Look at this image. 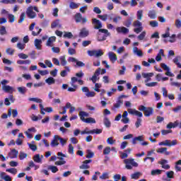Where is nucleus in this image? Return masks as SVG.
<instances>
[{"mask_svg": "<svg viewBox=\"0 0 181 181\" xmlns=\"http://www.w3.org/2000/svg\"><path fill=\"white\" fill-rule=\"evenodd\" d=\"M92 23L95 25L94 28L95 29H99V32L101 33H105L103 36L100 35L98 37V42H104V40H107V37L108 36H111V33L108 32V30L107 29H103V24L101 23V21L100 20H98L97 18H93L92 20Z\"/></svg>", "mask_w": 181, "mask_h": 181, "instance_id": "f257e3e1", "label": "nucleus"}, {"mask_svg": "<svg viewBox=\"0 0 181 181\" xmlns=\"http://www.w3.org/2000/svg\"><path fill=\"white\" fill-rule=\"evenodd\" d=\"M79 117L81 121L86 122V124H95V119L93 117L85 118V117H90V115L85 111L79 112Z\"/></svg>", "mask_w": 181, "mask_h": 181, "instance_id": "f03ea898", "label": "nucleus"}, {"mask_svg": "<svg viewBox=\"0 0 181 181\" xmlns=\"http://www.w3.org/2000/svg\"><path fill=\"white\" fill-rule=\"evenodd\" d=\"M139 111H142L144 114V117H151L153 115V107H145L143 105L139 106Z\"/></svg>", "mask_w": 181, "mask_h": 181, "instance_id": "7ed1b4c3", "label": "nucleus"}, {"mask_svg": "<svg viewBox=\"0 0 181 181\" xmlns=\"http://www.w3.org/2000/svg\"><path fill=\"white\" fill-rule=\"evenodd\" d=\"M124 163H125V168L128 170H132V167L138 168V163L135 162V160L134 158L124 159Z\"/></svg>", "mask_w": 181, "mask_h": 181, "instance_id": "20e7f679", "label": "nucleus"}, {"mask_svg": "<svg viewBox=\"0 0 181 181\" xmlns=\"http://www.w3.org/2000/svg\"><path fill=\"white\" fill-rule=\"evenodd\" d=\"M134 28H136L134 29V32L136 33L137 35L141 33L142 30H144V27H142V23L139 21H136L133 23Z\"/></svg>", "mask_w": 181, "mask_h": 181, "instance_id": "39448f33", "label": "nucleus"}, {"mask_svg": "<svg viewBox=\"0 0 181 181\" xmlns=\"http://www.w3.org/2000/svg\"><path fill=\"white\" fill-rule=\"evenodd\" d=\"M88 54L90 57H93V56L95 57H101V56H103L104 54V52L101 49L88 50Z\"/></svg>", "mask_w": 181, "mask_h": 181, "instance_id": "423d86ee", "label": "nucleus"}, {"mask_svg": "<svg viewBox=\"0 0 181 181\" xmlns=\"http://www.w3.org/2000/svg\"><path fill=\"white\" fill-rule=\"evenodd\" d=\"M26 15L29 19H35L37 16V14L33 11V6H30L27 8Z\"/></svg>", "mask_w": 181, "mask_h": 181, "instance_id": "0eeeda50", "label": "nucleus"}, {"mask_svg": "<svg viewBox=\"0 0 181 181\" xmlns=\"http://www.w3.org/2000/svg\"><path fill=\"white\" fill-rule=\"evenodd\" d=\"M75 21L76 22V23H86L87 22V18H83V15H81V13H77L76 14H75Z\"/></svg>", "mask_w": 181, "mask_h": 181, "instance_id": "6e6552de", "label": "nucleus"}, {"mask_svg": "<svg viewBox=\"0 0 181 181\" xmlns=\"http://www.w3.org/2000/svg\"><path fill=\"white\" fill-rule=\"evenodd\" d=\"M127 111L129 114H131L132 115H136V117H139V118H142V117H144V115L142 114V112L136 110L129 108Z\"/></svg>", "mask_w": 181, "mask_h": 181, "instance_id": "1a4fd4ad", "label": "nucleus"}, {"mask_svg": "<svg viewBox=\"0 0 181 181\" xmlns=\"http://www.w3.org/2000/svg\"><path fill=\"white\" fill-rule=\"evenodd\" d=\"M60 139V136L59 135H54L53 139L51 141V146L52 148H54L56 146H59V141Z\"/></svg>", "mask_w": 181, "mask_h": 181, "instance_id": "9d476101", "label": "nucleus"}, {"mask_svg": "<svg viewBox=\"0 0 181 181\" xmlns=\"http://www.w3.org/2000/svg\"><path fill=\"white\" fill-rule=\"evenodd\" d=\"M101 73V68H98V69L95 70L93 76L90 78V80L93 81V83H97V77L100 76V74Z\"/></svg>", "mask_w": 181, "mask_h": 181, "instance_id": "9b49d317", "label": "nucleus"}, {"mask_svg": "<svg viewBox=\"0 0 181 181\" xmlns=\"http://www.w3.org/2000/svg\"><path fill=\"white\" fill-rule=\"evenodd\" d=\"M93 160H86L83 162V164L79 166V169H90L88 163H91Z\"/></svg>", "mask_w": 181, "mask_h": 181, "instance_id": "f8f14e48", "label": "nucleus"}, {"mask_svg": "<svg viewBox=\"0 0 181 181\" xmlns=\"http://www.w3.org/2000/svg\"><path fill=\"white\" fill-rule=\"evenodd\" d=\"M116 30L117 33H123V35H127V33H129V29L125 27H117Z\"/></svg>", "mask_w": 181, "mask_h": 181, "instance_id": "ddd939ff", "label": "nucleus"}, {"mask_svg": "<svg viewBox=\"0 0 181 181\" xmlns=\"http://www.w3.org/2000/svg\"><path fill=\"white\" fill-rule=\"evenodd\" d=\"M2 90L4 93H8L9 94H12L13 93V88L8 85L2 86Z\"/></svg>", "mask_w": 181, "mask_h": 181, "instance_id": "4468645a", "label": "nucleus"}, {"mask_svg": "<svg viewBox=\"0 0 181 181\" xmlns=\"http://www.w3.org/2000/svg\"><path fill=\"white\" fill-rule=\"evenodd\" d=\"M124 104V102L122 100H118L116 103L113 105L112 107V111H117L118 108H120L121 106Z\"/></svg>", "mask_w": 181, "mask_h": 181, "instance_id": "2eb2a0df", "label": "nucleus"}, {"mask_svg": "<svg viewBox=\"0 0 181 181\" xmlns=\"http://www.w3.org/2000/svg\"><path fill=\"white\" fill-rule=\"evenodd\" d=\"M88 35H89L88 30H86V28H82L78 34V37L81 38H84V37H87Z\"/></svg>", "mask_w": 181, "mask_h": 181, "instance_id": "dca6fc26", "label": "nucleus"}, {"mask_svg": "<svg viewBox=\"0 0 181 181\" xmlns=\"http://www.w3.org/2000/svg\"><path fill=\"white\" fill-rule=\"evenodd\" d=\"M34 43L37 50H42V40L35 39Z\"/></svg>", "mask_w": 181, "mask_h": 181, "instance_id": "f3484780", "label": "nucleus"}, {"mask_svg": "<svg viewBox=\"0 0 181 181\" xmlns=\"http://www.w3.org/2000/svg\"><path fill=\"white\" fill-rule=\"evenodd\" d=\"M108 56L110 62H117V55L113 52H109Z\"/></svg>", "mask_w": 181, "mask_h": 181, "instance_id": "a211bd4d", "label": "nucleus"}, {"mask_svg": "<svg viewBox=\"0 0 181 181\" xmlns=\"http://www.w3.org/2000/svg\"><path fill=\"white\" fill-rule=\"evenodd\" d=\"M54 42H56V37L52 36L48 38L46 45H47V46L52 47V43H53Z\"/></svg>", "mask_w": 181, "mask_h": 181, "instance_id": "6ab92c4d", "label": "nucleus"}, {"mask_svg": "<svg viewBox=\"0 0 181 181\" xmlns=\"http://www.w3.org/2000/svg\"><path fill=\"white\" fill-rule=\"evenodd\" d=\"M153 73H148V74L143 73L142 74V76L144 77V78H147L145 81V83H148V81H149L151 80V77H153Z\"/></svg>", "mask_w": 181, "mask_h": 181, "instance_id": "aec40b11", "label": "nucleus"}, {"mask_svg": "<svg viewBox=\"0 0 181 181\" xmlns=\"http://www.w3.org/2000/svg\"><path fill=\"white\" fill-rule=\"evenodd\" d=\"M148 16L150 19H156V11L155 10H151L148 13Z\"/></svg>", "mask_w": 181, "mask_h": 181, "instance_id": "412c9836", "label": "nucleus"}, {"mask_svg": "<svg viewBox=\"0 0 181 181\" xmlns=\"http://www.w3.org/2000/svg\"><path fill=\"white\" fill-rule=\"evenodd\" d=\"M132 18H128L123 23L124 26H126V28H129V26L132 25Z\"/></svg>", "mask_w": 181, "mask_h": 181, "instance_id": "4be33fe9", "label": "nucleus"}, {"mask_svg": "<svg viewBox=\"0 0 181 181\" xmlns=\"http://www.w3.org/2000/svg\"><path fill=\"white\" fill-rule=\"evenodd\" d=\"M17 90H18V93H20V94H23V95L26 94V93L28 91V88H26V87H25V86L18 87V88H17Z\"/></svg>", "mask_w": 181, "mask_h": 181, "instance_id": "5701e85b", "label": "nucleus"}, {"mask_svg": "<svg viewBox=\"0 0 181 181\" xmlns=\"http://www.w3.org/2000/svg\"><path fill=\"white\" fill-rule=\"evenodd\" d=\"M159 163H160V165H162V168L163 169H170V166L169 165H164L165 163H168L167 160L163 159V160H161L160 162H159Z\"/></svg>", "mask_w": 181, "mask_h": 181, "instance_id": "b1692460", "label": "nucleus"}, {"mask_svg": "<svg viewBox=\"0 0 181 181\" xmlns=\"http://www.w3.org/2000/svg\"><path fill=\"white\" fill-rule=\"evenodd\" d=\"M34 162L36 163H42V158H40V154H36L33 158Z\"/></svg>", "mask_w": 181, "mask_h": 181, "instance_id": "393cba45", "label": "nucleus"}, {"mask_svg": "<svg viewBox=\"0 0 181 181\" xmlns=\"http://www.w3.org/2000/svg\"><path fill=\"white\" fill-rule=\"evenodd\" d=\"M45 83H47V84L49 86H52V84H54V83H56V81L54 80V78L49 77L45 80Z\"/></svg>", "mask_w": 181, "mask_h": 181, "instance_id": "a878e982", "label": "nucleus"}, {"mask_svg": "<svg viewBox=\"0 0 181 181\" xmlns=\"http://www.w3.org/2000/svg\"><path fill=\"white\" fill-rule=\"evenodd\" d=\"M103 122L107 128H110V127H111V122H110V119H108V117H105Z\"/></svg>", "mask_w": 181, "mask_h": 181, "instance_id": "bb28decb", "label": "nucleus"}, {"mask_svg": "<svg viewBox=\"0 0 181 181\" xmlns=\"http://www.w3.org/2000/svg\"><path fill=\"white\" fill-rule=\"evenodd\" d=\"M134 52L139 56V57H142L144 56V53H142V51L141 49H138V47H135L134 48Z\"/></svg>", "mask_w": 181, "mask_h": 181, "instance_id": "cd10ccee", "label": "nucleus"}, {"mask_svg": "<svg viewBox=\"0 0 181 181\" xmlns=\"http://www.w3.org/2000/svg\"><path fill=\"white\" fill-rule=\"evenodd\" d=\"M26 19V13L25 12L21 13L20 15V18L18 20V23H22L23 21Z\"/></svg>", "mask_w": 181, "mask_h": 181, "instance_id": "c85d7f7f", "label": "nucleus"}, {"mask_svg": "<svg viewBox=\"0 0 181 181\" xmlns=\"http://www.w3.org/2000/svg\"><path fill=\"white\" fill-rule=\"evenodd\" d=\"M90 134H96L97 135L100 134H103V129H94L90 130Z\"/></svg>", "mask_w": 181, "mask_h": 181, "instance_id": "c756f323", "label": "nucleus"}, {"mask_svg": "<svg viewBox=\"0 0 181 181\" xmlns=\"http://www.w3.org/2000/svg\"><path fill=\"white\" fill-rule=\"evenodd\" d=\"M29 100L33 101L34 103H37L38 104H42V103H43V100L38 98H31L29 99Z\"/></svg>", "mask_w": 181, "mask_h": 181, "instance_id": "7c9ffc66", "label": "nucleus"}, {"mask_svg": "<svg viewBox=\"0 0 181 181\" xmlns=\"http://www.w3.org/2000/svg\"><path fill=\"white\" fill-rule=\"evenodd\" d=\"M6 172L12 173V175H16L18 173V170L16 168H8L6 170Z\"/></svg>", "mask_w": 181, "mask_h": 181, "instance_id": "2f4dec72", "label": "nucleus"}, {"mask_svg": "<svg viewBox=\"0 0 181 181\" xmlns=\"http://www.w3.org/2000/svg\"><path fill=\"white\" fill-rule=\"evenodd\" d=\"M162 173V170H151V175L156 176V175H160Z\"/></svg>", "mask_w": 181, "mask_h": 181, "instance_id": "473e14b6", "label": "nucleus"}, {"mask_svg": "<svg viewBox=\"0 0 181 181\" xmlns=\"http://www.w3.org/2000/svg\"><path fill=\"white\" fill-rule=\"evenodd\" d=\"M87 159H91V158H94V152L91 151V150H87Z\"/></svg>", "mask_w": 181, "mask_h": 181, "instance_id": "72a5a7b5", "label": "nucleus"}, {"mask_svg": "<svg viewBox=\"0 0 181 181\" xmlns=\"http://www.w3.org/2000/svg\"><path fill=\"white\" fill-rule=\"evenodd\" d=\"M28 145L30 148V149H31V151H33V152H35V151H37V146L35 144H32L30 143H28Z\"/></svg>", "mask_w": 181, "mask_h": 181, "instance_id": "f704fd0d", "label": "nucleus"}, {"mask_svg": "<svg viewBox=\"0 0 181 181\" xmlns=\"http://www.w3.org/2000/svg\"><path fill=\"white\" fill-rule=\"evenodd\" d=\"M17 64H30V60L27 59V60H18L17 61Z\"/></svg>", "mask_w": 181, "mask_h": 181, "instance_id": "c9c22d12", "label": "nucleus"}, {"mask_svg": "<svg viewBox=\"0 0 181 181\" xmlns=\"http://www.w3.org/2000/svg\"><path fill=\"white\" fill-rule=\"evenodd\" d=\"M69 8L71 9H77V8H78V4L71 1L69 4Z\"/></svg>", "mask_w": 181, "mask_h": 181, "instance_id": "e433bc0d", "label": "nucleus"}, {"mask_svg": "<svg viewBox=\"0 0 181 181\" xmlns=\"http://www.w3.org/2000/svg\"><path fill=\"white\" fill-rule=\"evenodd\" d=\"M59 60H60L61 64L62 66H66L67 64V61H66V57H64V56L60 57Z\"/></svg>", "mask_w": 181, "mask_h": 181, "instance_id": "4c0bfd02", "label": "nucleus"}, {"mask_svg": "<svg viewBox=\"0 0 181 181\" xmlns=\"http://www.w3.org/2000/svg\"><path fill=\"white\" fill-rule=\"evenodd\" d=\"M146 36V32L143 31L140 35H138L139 40H144L145 39V37Z\"/></svg>", "mask_w": 181, "mask_h": 181, "instance_id": "58836bf2", "label": "nucleus"}, {"mask_svg": "<svg viewBox=\"0 0 181 181\" xmlns=\"http://www.w3.org/2000/svg\"><path fill=\"white\" fill-rule=\"evenodd\" d=\"M168 151V148L166 147H161L156 150L157 153H165Z\"/></svg>", "mask_w": 181, "mask_h": 181, "instance_id": "ea45409f", "label": "nucleus"}, {"mask_svg": "<svg viewBox=\"0 0 181 181\" xmlns=\"http://www.w3.org/2000/svg\"><path fill=\"white\" fill-rule=\"evenodd\" d=\"M59 22H60L59 20H56L54 22H52L51 24L52 29H54V28H57V25H59Z\"/></svg>", "mask_w": 181, "mask_h": 181, "instance_id": "a19ab883", "label": "nucleus"}, {"mask_svg": "<svg viewBox=\"0 0 181 181\" xmlns=\"http://www.w3.org/2000/svg\"><path fill=\"white\" fill-rule=\"evenodd\" d=\"M6 28H5V26L2 25L0 28V35H1V36H4V35H6Z\"/></svg>", "mask_w": 181, "mask_h": 181, "instance_id": "79ce46f5", "label": "nucleus"}, {"mask_svg": "<svg viewBox=\"0 0 181 181\" xmlns=\"http://www.w3.org/2000/svg\"><path fill=\"white\" fill-rule=\"evenodd\" d=\"M100 179H102L103 180H105V179H110V175H108V173H103L100 177Z\"/></svg>", "mask_w": 181, "mask_h": 181, "instance_id": "37998d69", "label": "nucleus"}, {"mask_svg": "<svg viewBox=\"0 0 181 181\" xmlns=\"http://www.w3.org/2000/svg\"><path fill=\"white\" fill-rule=\"evenodd\" d=\"M142 16H144V11L142 10H139L137 11V19H139V21H141V19H142Z\"/></svg>", "mask_w": 181, "mask_h": 181, "instance_id": "c03bdc74", "label": "nucleus"}, {"mask_svg": "<svg viewBox=\"0 0 181 181\" xmlns=\"http://www.w3.org/2000/svg\"><path fill=\"white\" fill-rule=\"evenodd\" d=\"M36 30H38L37 33L35 31L32 32L33 36H37V35L40 34V32H42V28H39V27H35Z\"/></svg>", "mask_w": 181, "mask_h": 181, "instance_id": "a18cd8bd", "label": "nucleus"}, {"mask_svg": "<svg viewBox=\"0 0 181 181\" xmlns=\"http://www.w3.org/2000/svg\"><path fill=\"white\" fill-rule=\"evenodd\" d=\"M68 152H69V153H70V155L74 154V147L73 146V145H71V144L69 145Z\"/></svg>", "mask_w": 181, "mask_h": 181, "instance_id": "49530a36", "label": "nucleus"}, {"mask_svg": "<svg viewBox=\"0 0 181 181\" xmlns=\"http://www.w3.org/2000/svg\"><path fill=\"white\" fill-rule=\"evenodd\" d=\"M110 152H111V147L107 146L103 150V155H109Z\"/></svg>", "mask_w": 181, "mask_h": 181, "instance_id": "de8ad7c7", "label": "nucleus"}, {"mask_svg": "<svg viewBox=\"0 0 181 181\" xmlns=\"http://www.w3.org/2000/svg\"><path fill=\"white\" fill-rule=\"evenodd\" d=\"M85 95H86L88 98L95 97V92L88 90V93H85Z\"/></svg>", "mask_w": 181, "mask_h": 181, "instance_id": "09e8293b", "label": "nucleus"}, {"mask_svg": "<svg viewBox=\"0 0 181 181\" xmlns=\"http://www.w3.org/2000/svg\"><path fill=\"white\" fill-rule=\"evenodd\" d=\"M98 18H99V19H101V21H103L105 22V21H107V19H108V15L107 14H104L103 16L98 15Z\"/></svg>", "mask_w": 181, "mask_h": 181, "instance_id": "8fccbe9b", "label": "nucleus"}, {"mask_svg": "<svg viewBox=\"0 0 181 181\" xmlns=\"http://www.w3.org/2000/svg\"><path fill=\"white\" fill-rule=\"evenodd\" d=\"M169 30H170V28H168L165 33L162 35V37H163L164 39H166V37H169L170 36V33H169Z\"/></svg>", "mask_w": 181, "mask_h": 181, "instance_id": "3c124183", "label": "nucleus"}, {"mask_svg": "<svg viewBox=\"0 0 181 181\" xmlns=\"http://www.w3.org/2000/svg\"><path fill=\"white\" fill-rule=\"evenodd\" d=\"M139 176H141L140 173H134L131 175L132 179H135V180L139 179Z\"/></svg>", "mask_w": 181, "mask_h": 181, "instance_id": "603ef678", "label": "nucleus"}, {"mask_svg": "<svg viewBox=\"0 0 181 181\" xmlns=\"http://www.w3.org/2000/svg\"><path fill=\"white\" fill-rule=\"evenodd\" d=\"M150 26H151V28H158V21H150Z\"/></svg>", "mask_w": 181, "mask_h": 181, "instance_id": "864d4df0", "label": "nucleus"}, {"mask_svg": "<svg viewBox=\"0 0 181 181\" xmlns=\"http://www.w3.org/2000/svg\"><path fill=\"white\" fill-rule=\"evenodd\" d=\"M19 158H20V160H23V159H25V158H28V154L21 151Z\"/></svg>", "mask_w": 181, "mask_h": 181, "instance_id": "5fc2aeb1", "label": "nucleus"}, {"mask_svg": "<svg viewBox=\"0 0 181 181\" xmlns=\"http://www.w3.org/2000/svg\"><path fill=\"white\" fill-rule=\"evenodd\" d=\"M6 53H7V54H10V56H12L13 53H15V49L12 48H7L6 50Z\"/></svg>", "mask_w": 181, "mask_h": 181, "instance_id": "6e6d98bb", "label": "nucleus"}, {"mask_svg": "<svg viewBox=\"0 0 181 181\" xmlns=\"http://www.w3.org/2000/svg\"><path fill=\"white\" fill-rule=\"evenodd\" d=\"M49 169H50L51 172H52V173H57V172H59V168H57L54 165H51L49 167Z\"/></svg>", "mask_w": 181, "mask_h": 181, "instance_id": "4d7b16f0", "label": "nucleus"}, {"mask_svg": "<svg viewBox=\"0 0 181 181\" xmlns=\"http://www.w3.org/2000/svg\"><path fill=\"white\" fill-rule=\"evenodd\" d=\"M167 175V177H168L169 179H173V175H175V173L173 171H168L166 173Z\"/></svg>", "mask_w": 181, "mask_h": 181, "instance_id": "13d9d810", "label": "nucleus"}, {"mask_svg": "<svg viewBox=\"0 0 181 181\" xmlns=\"http://www.w3.org/2000/svg\"><path fill=\"white\" fill-rule=\"evenodd\" d=\"M8 22H10V23L15 22V16H13V14H8Z\"/></svg>", "mask_w": 181, "mask_h": 181, "instance_id": "bf43d9fd", "label": "nucleus"}, {"mask_svg": "<svg viewBox=\"0 0 181 181\" xmlns=\"http://www.w3.org/2000/svg\"><path fill=\"white\" fill-rule=\"evenodd\" d=\"M11 152L13 153V156H11V159H15V158H17L18 151H16V149L13 148Z\"/></svg>", "mask_w": 181, "mask_h": 181, "instance_id": "052dcab7", "label": "nucleus"}, {"mask_svg": "<svg viewBox=\"0 0 181 181\" xmlns=\"http://www.w3.org/2000/svg\"><path fill=\"white\" fill-rule=\"evenodd\" d=\"M38 73L41 76H47V74H49V71H47V70L42 71L40 69H38Z\"/></svg>", "mask_w": 181, "mask_h": 181, "instance_id": "680f3d73", "label": "nucleus"}, {"mask_svg": "<svg viewBox=\"0 0 181 181\" xmlns=\"http://www.w3.org/2000/svg\"><path fill=\"white\" fill-rule=\"evenodd\" d=\"M141 122H142V119L137 118V120L135 123L136 128H138L139 127H141V125H142Z\"/></svg>", "mask_w": 181, "mask_h": 181, "instance_id": "e2e57ef3", "label": "nucleus"}, {"mask_svg": "<svg viewBox=\"0 0 181 181\" xmlns=\"http://www.w3.org/2000/svg\"><path fill=\"white\" fill-rule=\"evenodd\" d=\"M107 142L109 145H114L115 140L112 139V137H110L107 139Z\"/></svg>", "mask_w": 181, "mask_h": 181, "instance_id": "0e129e2a", "label": "nucleus"}, {"mask_svg": "<svg viewBox=\"0 0 181 181\" xmlns=\"http://www.w3.org/2000/svg\"><path fill=\"white\" fill-rule=\"evenodd\" d=\"M175 26L177 29H180V28H181V21H180V19L175 20Z\"/></svg>", "mask_w": 181, "mask_h": 181, "instance_id": "69168bd1", "label": "nucleus"}, {"mask_svg": "<svg viewBox=\"0 0 181 181\" xmlns=\"http://www.w3.org/2000/svg\"><path fill=\"white\" fill-rule=\"evenodd\" d=\"M18 57L19 59H28V57H29V56H28L26 54L24 53H20L18 54Z\"/></svg>", "mask_w": 181, "mask_h": 181, "instance_id": "338daca9", "label": "nucleus"}, {"mask_svg": "<svg viewBox=\"0 0 181 181\" xmlns=\"http://www.w3.org/2000/svg\"><path fill=\"white\" fill-rule=\"evenodd\" d=\"M25 46H26V45L22 44L21 42H18L17 44V47L18 49H20V50H23V49H25Z\"/></svg>", "mask_w": 181, "mask_h": 181, "instance_id": "774afa93", "label": "nucleus"}]
</instances>
